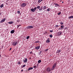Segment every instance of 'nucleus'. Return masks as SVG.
Listing matches in <instances>:
<instances>
[{
    "instance_id": "obj_1",
    "label": "nucleus",
    "mask_w": 73,
    "mask_h": 73,
    "mask_svg": "<svg viewBox=\"0 0 73 73\" xmlns=\"http://www.w3.org/2000/svg\"><path fill=\"white\" fill-rule=\"evenodd\" d=\"M56 63H54L53 65L52 68L51 69L52 70H54V69L56 68Z\"/></svg>"
},
{
    "instance_id": "obj_2",
    "label": "nucleus",
    "mask_w": 73,
    "mask_h": 73,
    "mask_svg": "<svg viewBox=\"0 0 73 73\" xmlns=\"http://www.w3.org/2000/svg\"><path fill=\"white\" fill-rule=\"evenodd\" d=\"M27 5V4L25 3H23L21 5V7H25Z\"/></svg>"
},
{
    "instance_id": "obj_3",
    "label": "nucleus",
    "mask_w": 73,
    "mask_h": 73,
    "mask_svg": "<svg viewBox=\"0 0 73 73\" xmlns=\"http://www.w3.org/2000/svg\"><path fill=\"white\" fill-rule=\"evenodd\" d=\"M17 41H15V42H13L12 45H13L14 46H16V45H17Z\"/></svg>"
},
{
    "instance_id": "obj_4",
    "label": "nucleus",
    "mask_w": 73,
    "mask_h": 73,
    "mask_svg": "<svg viewBox=\"0 0 73 73\" xmlns=\"http://www.w3.org/2000/svg\"><path fill=\"white\" fill-rule=\"evenodd\" d=\"M33 26H29L28 27H27V29H30L31 28H33Z\"/></svg>"
},
{
    "instance_id": "obj_5",
    "label": "nucleus",
    "mask_w": 73,
    "mask_h": 73,
    "mask_svg": "<svg viewBox=\"0 0 73 73\" xmlns=\"http://www.w3.org/2000/svg\"><path fill=\"white\" fill-rule=\"evenodd\" d=\"M6 20V18H4L3 19H2L1 20V23H3V22H4V21H5Z\"/></svg>"
},
{
    "instance_id": "obj_6",
    "label": "nucleus",
    "mask_w": 73,
    "mask_h": 73,
    "mask_svg": "<svg viewBox=\"0 0 73 73\" xmlns=\"http://www.w3.org/2000/svg\"><path fill=\"white\" fill-rule=\"evenodd\" d=\"M46 71L47 72H50V71H51L50 68L49 67L47 68L46 69Z\"/></svg>"
},
{
    "instance_id": "obj_7",
    "label": "nucleus",
    "mask_w": 73,
    "mask_h": 73,
    "mask_svg": "<svg viewBox=\"0 0 73 73\" xmlns=\"http://www.w3.org/2000/svg\"><path fill=\"white\" fill-rule=\"evenodd\" d=\"M50 39L49 38H48L47 40L46 41V43H48V42H50Z\"/></svg>"
},
{
    "instance_id": "obj_8",
    "label": "nucleus",
    "mask_w": 73,
    "mask_h": 73,
    "mask_svg": "<svg viewBox=\"0 0 73 73\" xmlns=\"http://www.w3.org/2000/svg\"><path fill=\"white\" fill-rule=\"evenodd\" d=\"M33 69V67L29 68H28V70L29 71V70H32Z\"/></svg>"
},
{
    "instance_id": "obj_9",
    "label": "nucleus",
    "mask_w": 73,
    "mask_h": 73,
    "mask_svg": "<svg viewBox=\"0 0 73 73\" xmlns=\"http://www.w3.org/2000/svg\"><path fill=\"white\" fill-rule=\"evenodd\" d=\"M40 46H37L35 47V49H37V50H38L40 49Z\"/></svg>"
},
{
    "instance_id": "obj_10",
    "label": "nucleus",
    "mask_w": 73,
    "mask_h": 73,
    "mask_svg": "<svg viewBox=\"0 0 73 73\" xmlns=\"http://www.w3.org/2000/svg\"><path fill=\"white\" fill-rule=\"evenodd\" d=\"M15 32V30H13L11 31V33H14Z\"/></svg>"
},
{
    "instance_id": "obj_11",
    "label": "nucleus",
    "mask_w": 73,
    "mask_h": 73,
    "mask_svg": "<svg viewBox=\"0 0 73 73\" xmlns=\"http://www.w3.org/2000/svg\"><path fill=\"white\" fill-rule=\"evenodd\" d=\"M61 35V31H60L58 33V36H60V35Z\"/></svg>"
},
{
    "instance_id": "obj_12",
    "label": "nucleus",
    "mask_w": 73,
    "mask_h": 73,
    "mask_svg": "<svg viewBox=\"0 0 73 73\" xmlns=\"http://www.w3.org/2000/svg\"><path fill=\"white\" fill-rule=\"evenodd\" d=\"M27 60H28V59H27V58H26L25 60H23V61L25 63L27 62Z\"/></svg>"
},
{
    "instance_id": "obj_13",
    "label": "nucleus",
    "mask_w": 73,
    "mask_h": 73,
    "mask_svg": "<svg viewBox=\"0 0 73 73\" xmlns=\"http://www.w3.org/2000/svg\"><path fill=\"white\" fill-rule=\"evenodd\" d=\"M31 10L32 11V12H34L35 11V9L33 8H32L31 9Z\"/></svg>"
},
{
    "instance_id": "obj_14",
    "label": "nucleus",
    "mask_w": 73,
    "mask_h": 73,
    "mask_svg": "<svg viewBox=\"0 0 73 73\" xmlns=\"http://www.w3.org/2000/svg\"><path fill=\"white\" fill-rule=\"evenodd\" d=\"M3 7H4V4H2L0 6V7L2 8Z\"/></svg>"
},
{
    "instance_id": "obj_15",
    "label": "nucleus",
    "mask_w": 73,
    "mask_h": 73,
    "mask_svg": "<svg viewBox=\"0 0 73 73\" xmlns=\"http://www.w3.org/2000/svg\"><path fill=\"white\" fill-rule=\"evenodd\" d=\"M42 6L40 8H39V11H41L42 9Z\"/></svg>"
},
{
    "instance_id": "obj_16",
    "label": "nucleus",
    "mask_w": 73,
    "mask_h": 73,
    "mask_svg": "<svg viewBox=\"0 0 73 73\" xmlns=\"http://www.w3.org/2000/svg\"><path fill=\"white\" fill-rule=\"evenodd\" d=\"M8 23L10 24H13V22H9Z\"/></svg>"
},
{
    "instance_id": "obj_17",
    "label": "nucleus",
    "mask_w": 73,
    "mask_h": 73,
    "mask_svg": "<svg viewBox=\"0 0 73 73\" xmlns=\"http://www.w3.org/2000/svg\"><path fill=\"white\" fill-rule=\"evenodd\" d=\"M72 18L73 19V15L70 16L68 17V19H71Z\"/></svg>"
},
{
    "instance_id": "obj_18",
    "label": "nucleus",
    "mask_w": 73,
    "mask_h": 73,
    "mask_svg": "<svg viewBox=\"0 0 73 73\" xmlns=\"http://www.w3.org/2000/svg\"><path fill=\"white\" fill-rule=\"evenodd\" d=\"M57 51H58V52H57V53H60V52H61L60 50H58Z\"/></svg>"
},
{
    "instance_id": "obj_19",
    "label": "nucleus",
    "mask_w": 73,
    "mask_h": 73,
    "mask_svg": "<svg viewBox=\"0 0 73 73\" xmlns=\"http://www.w3.org/2000/svg\"><path fill=\"white\" fill-rule=\"evenodd\" d=\"M38 63H40V62H41V60H38Z\"/></svg>"
},
{
    "instance_id": "obj_20",
    "label": "nucleus",
    "mask_w": 73,
    "mask_h": 73,
    "mask_svg": "<svg viewBox=\"0 0 73 73\" xmlns=\"http://www.w3.org/2000/svg\"><path fill=\"white\" fill-rule=\"evenodd\" d=\"M54 5H56L57 6H59V5H58V4L57 3H54Z\"/></svg>"
},
{
    "instance_id": "obj_21",
    "label": "nucleus",
    "mask_w": 73,
    "mask_h": 73,
    "mask_svg": "<svg viewBox=\"0 0 73 73\" xmlns=\"http://www.w3.org/2000/svg\"><path fill=\"white\" fill-rule=\"evenodd\" d=\"M29 38H30V36H28L26 38L27 40H28Z\"/></svg>"
},
{
    "instance_id": "obj_22",
    "label": "nucleus",
    "mask_w": 73,
    "mask_h": 73,
    "mask_svg": "<svg viewBox=\"0 0 73 73\" xmlns=\"http://www.w3.org/2000/svg\"><path fill=\"white\" fill-rule=\"evenodd\" d=\"M42 1V0H39L38 1V3H40V2H41V1Z\"/></svg>"
},
{
    "instance_id": "obj_23",
    "label": "nucleus",
    "mask_w": 73,
    "mask_h": 73,
    "mask_svg": "<svg viewBox=\"0 0 73 73\" xmlns=\"http://www.w3.org/2000/svg\"><path fill=\"white\" fill-rule=\"evenodd\" d=\"M37 8L38 9H39L40 8V6H38L37 7Z\"/></svg>"
},
{
    "instance_id": "obj_24",
    "label": "nucleus",
    "mask_w": 73,
    "mask_h": 73,
    "mask_svg": "<svg viewBox=\"0 0 73 73\" xmlns=\"http://www.w3.org/2000/svg\"><path fill=\"white\" fill-rule=\"evenodd\" d=\"M17 22H19H19H20V19H17Z\"/></svg>"
},
{
    "instance_id": "obj_25",
    "label": "nucleus",
    "mask_w": 73,
    "mask_h": 73,
    "mask_svg": "<svg viewBox=\"0 0 73 73\" xmlns=\"http://www.w3.org/2000/svg\"><path fill=\"white\" fill-rule=\"evenodd\" d=\"M49 36L51 38H52L53 37V35H49Z\"/></svg>"
},
{
    "instance_id": "obj_26",
    "label": "nucleus",
    "mask_w": 73,
    "mask_h": 73,
    "mask_svg": "<svg viewBox=\"0 0 73 73\" xmlns=\"http://www.w3.org/2000/svg\"><path fill=\"white\" fill-rule=\"evenodd\" d=\"M21 25H17V28H19V27H20V26H21Z\"/></svg>"
},
{
    "instance_id": "obj_27",
    "label": "nucleus",
    "mask_w": 73,
    "mask_h": 73,
    "mask_svg": "<svg viewBox=\"0 0 73 73\" xmlns=\"http://www.w3.org/2000/svg\"><path fill=\"white\" fill-rule=\"evenodd\" d=\"M47 11H50V9L49 8L47 9Z\"/></svg>"
},
{
    "instance_id": "obj_28",
    "label": "nucleus",
    "mask_w": 73,
    "mask_h": 73,
    "mask_svg": "<svg viewBox=\"0 0 73 73\" xmlns=\"http://www.w3.org/2000/svg\"><path fill=\"white\" fill-rule=\"evenodd\" d=\"M17 13H18V14H20V11H18Z\"/></svg>"
},
{
    "instance_id": "obj_29",
    "label": "nucleus",
    "mask_w": 73,
    "mask_h": 73,
    "mask_svg": "<svg viewBox=\"0 0 73 73\" xmlns=\"http://www.w3.org/2000/svg\"><path fill=\"white\" fill-rule=\"evenodd\" d=\"M46 7L45 6H44V7H43L44 9H44H44H45L46 8Z\"/></svg>"
},
{
    "instance_id": "obj_30",
    "label": "nucleus",
    "mask_w": 73,
    "mask_h": 73,
    "mask_svg": "<svg viewBox=\"0 0 73 73\" xmlns=\"http://www.w3.org/2000/svg\"><path fill=\"white\" fill-rule=\"evenodd\" d=\"M33 68H37V66H33Z\"/></svg>"
},
{
    "instance_id": "obj_31",
    "label": "nucleus",
    "mask_w": 73,
    "mask_h": 73,
    "mask_svg": "<svg viewBox=\"0 0 73 73\" xmlns=\"http://www.w3.org/2000/svg\"><path fill=\"white\" fill-rule=\"evenodd\" d=\"M39 41H37L35 42V43H38V42H39Z\"/></svg>"
},
{
    "instance_id": "obj_32",
    "label": "nucleus",
    "mask_w": 73,
    "mask_h": 73,
    "mask_svg": "<svg viewBox=\"0 0 73 73\" xmlns=\"http://www.w3.org/2000/svg\"><path fill=\"white\" fill-rule=\"evenodd\" d=\"M61 13V12H59L58 13V15H60Z\"/></svg>"
},
{
    "instance_id": "obj_33",
    "label": "nucleus",
    "mask_w": 73,
    "mask_h": 73,
    "mask_svg": "<svg viewBox=\"0 0 73 73\" xmlns=\"http://www.w3.org/2000/svg\"><path fill=\"white\" fill-rule=\"evenodd\" d=\"M64 26H62V25H61L60 26V28H64Z\"/></svg>"
},
{
    "instance_id": "obj_34",
    "label": "nucleus",
    "mask_w": 73,
    "mask_h": 73,
    "mask_svg": "<svg viewBox=\"0 0 73 73\" xmlns=\"http://www.w3.org/2000/svg\"><path fill=\"white\" fill-rule=\"evenodd\" d=\"M58 29H59V30H61V29H62V28H61L60 27V28H59Z\"/></svg>"
},
{
    "instance_id": "obj_35",
    "label": "nucleus",
    "mask_w": 73,
    "mask_h": 73,
    "mask_svg": "<svg viewBox=\"0 0 73 73\" xmlns=\"http://www.w3.org/2000/svg\"><path fill=\"white\" fill-rule=\"evenodd\" d=\"M41 52H41V51H40L39 54V55H40V54H41Z\"/></svg>"
},
{
    "instance_id": "obj_36",
    "label": "nucleus",
    "mask_w": 73,
    "mask_h": 73,
    "mask_svg": "<svg viewBox=\"0 0 73 73\" xmlns=\"http://www.w3.org/2000/svg\"><path fill=\"white\" fill-rule=\"evenodd\" d=\"M60 24H61V25H63L64 24V23L61 22L60 23Z\"/></svg>"
},
{
    "instance_id": "obj_37",
    "label": "nucleus",
    "mask_w": 73,
    "mask_h": 73,
    "mask_svg": "<svg viewBox=\"0 0 73 73\" xmlns=\"http://www.w3.org/2000/svg\"><path fill=\"white\" fill-rule=\"evenodd\" d=\"M25 66H26V65H25V64L23 65V68H24V67H25Z\"/></svg>"
},
{
    "instance_id": "obj_38",
    "label": "nucleus",
    "mask_w": 73,
    "mask_h": 73,
    "mask_svg": "<svg viewBox=\"0 0 73 73\" xmlns=\"http://www.w3.org/2000/svg\"><path fill=\"white\" fill-rule=\"evenodd\" d=\"M53 32V30H50V32H51L52 33Z\"/></svg>"
},
{
    "instance_id": "obj_39",
    "label": "nucleus",
    "mask_w": 73,
    "mask_h": 73,
    "mask_svg": "<svg viewBox=\"0 0 73 73\" xmlns=\"http://www.w3.org/2000/svg\"><path fill=\"white\" fill-rule=\"evenodd\" d=\"M48 49H47L46 50H45V52H47V51H48Z\"/></svg>"
},
{
    "instance_id": "obj_40",
    "label": "nucleus",
    "mask_w": 73,
    "mask_h": 73,
    "mask_svg": "<svg viewBox=\"0 0 73 73\" xmlns=\"http://www.w3.org/2000/svg\"><path fill=\"white\" fill-rule=\"evenodd\" d=\"M55 27L56 28H57V27H59V26L58 25H56Z\"/></svg>"
},
{
    "instance_id": "obj_41",
    "label": "nucleus",
    "mask_w": 73,
    "mask_h": 73,
    "mask_svg": "<svg viewBox=\"0 0 73 73\" xmlns=\"http://www.w3.org/2000/svg\"><path fill=\"white\" fill-rule=\"evenodd\" d=\"M36 9H37V8L35 7V8H34V9L35 11V10H36Z\"/></svg>"
},
{
    "instance_id": "obj_42",
    "label": "nucleus",
    "mask_w": 73,
    "mask_h": 73,
    "mask_svg": "<svg viewBox=\"0 0 73 73\" xmlns=\"http://www.w3.org/2000/svg\"><path fill=\"white\" fill-rule=\"evenodd\" d=\"M18 64H21V63H20V62H18Z\"/></svg>"
},
{
    "instance_id": "obj_43",
    "label": "nucleus",
    "mask_w": 73,
    "mask_h": 73,
    "mask_svg": "<svg viewBox=\"0 0 73 73\" xmlns=\"http://www.w3.org/2000/svg\"><path fill=\"white\" fill-rule=\"evenodd\" d=\"M30 54H32V53H33V52L32 51H31L30 53Z\"/></svg>"
},
{
    "instance_id": "obj_44",
    "label": "nucleus",
    "mask_w": 73,
    "mask_h": 73,
    "mask_svg": "<svg viewBox=\"0 0 73 73\" xmlns=\"http://www.w3.org/2000/svg\"><path fill=\"white\" fill-rule=\"evenodd\" d=\"M21 72H24V70H22Z\"/></svg>"
},
{
    "instance_id": "obj_45",
    "label": "nucleus",
    "mask_w": 73,
    "mask_h": 73,
    "mask_svg": "<svg viewBox=\"0 0 73 73\" xmlns=\"http://www.w3.org/2000/svg\"><path fill=\"white\" fill-rule=\"evenodd\" d=\"M11 49H12V48H10V50H11Z\"/></svg>"
},
{
    "instance_id": "obj_46",
    "label": "nucleus",
    "mask_w": 73,
    "mask_h": 73,
    "mask_svg": "<svg viewBox=\"0 0 73 73\" xmlns=\"http://www.w3.org/2000/svg\"><path fill=\"white\" fill-rule=\"evenodd\" d=\"M29 60H31V58H29Z\"/></svg>"
},
{
    "instance_id": "obj_47",
    "label": "nucleus",
    "mask_w": 73,
    "mask_h": 73,
    "mask_svg": "<svg viewBox=\"0 0 73 73\" xmlns=\"http://www.w3.org/2000/svg\"><path fill=\"white\" fill-rule=\"evenodd\" d=\"M65 29H67V27H66L65 28Z\"/></svg>"
},
{
    "instance_id": "obj_48",
    "label": "nucleus",
    "mask_w": 73,
    "mask_h": 73,
    "mask_svg": "<svg viewBox=\"0 0 73 73\" xmlns=\"http://www.w3.org/2000/svg\"><path fill=\"white\" fill-rule=\"evenodd\" d=\"M0 58H1V55H0Z\"/></svg>"
},
{
    "instance_id": "obj_49",
    "label": "nucleus",
    "mask_w": 73,
    "mask_h": 73,
    "mask_svg": "<svg viewBox=\"0 0 73 73\" xmlns=\"http://www.w3.org/2000/svg\"><path fill=\"white\" fill-rule=\"evenodd\" d=\"M6 57H8V56H6Z\"/></svg>"
},
{
    "instance_id": "obj_50",
    "label": "nucleus",
    "mask_w": 73,
    "mask_h": 73,
    "mask_svg": "<svg viewBox=\"0 0 73 73\" xmlns=\"http://www.w3.org/2000/svg\"><path fill=\"white\" fill-rule=\"evenodd\" d=\"M45 33H48V32H45Z\"/></svg>"
},
{
    "instance_id": "obj_51",
    "label": "nucleus",
    "mask_w": 73,
    "mask_h": 73,
    "mask_svg": "<svg viewBox=\"0 0 73 73\" xmlns=\"http://www.w3.org/2000/svg\"><path fill=\"white\" fill-rule=\"evenodd\" d=\"M62 3H64V2L62 1Z\"/></svg>"
},
{
    "instance_id": "obj_52",
    "label": "nucleus",
    "mask_w": 73,
    "mask_h": 73,
    "mask_svg": "<svg viewBox=\"0 0 73 73\" xmlns=\"http://www.w3.org/2000/svg\"><path fill=\"white\" fill-rule=\"evenodd\" d=\"M55 7H57V6H55Z\"/></svg>"
},
{
    "instance_id": "obj_53",
    "label": "nucleus",
    "mask_w": 73,
    "mask_h": 73,
    "mask_svg": "<svg viewBox=\"0 0 73 73\" xmlns=\"http://www.w3.org/2000/svg\"><path fill=\"white\" fill-rule=\"evenodd\" d=\"M26 72H28V71H27V70H26Z\"/></svg>"
},
{
    "instance_id": "obj_54",
    "label": "nucleus",
    "mask_w": 73,
    "mask_h": 73,
    "mask_svg": "<svg viewBox=\"0 0 73 73\" xmlns=\"http://www.w3.org/2000/svg\"><path fill=\"white\" fill-rule=\"evenodd\" d=\"M1 15V13H0V15Z\"/></svg>"
},
{
    "instance_id": "obj_55",
    "label": "nucleus",
    "mask_w": 73,
    "mask_h": 73,
    "mask_svg": "<svg viewBox=\"0 0 73 73\" xmlns=\"http://www.w3.org/2000/svg\"><path fill=\"white\" fill-rule=\"evenodd\" d=\"M60 2H61V1H60Z\"/></svg>"
},
{
    "instance_id": "obj_56",
    "label": "nucleus",
    "mask_w": 73,
    "mask_h": 73,
    "mask_svg": "<svg viewBox=\"0 0 73 73\" xmlns=\"http://www.w3.org/2000/svg\"><path fill=\"white\" fill-rule=\"evenodd\" d=\"M18 19H19V18H18Z\"/></svg>"
}]
</instances>
